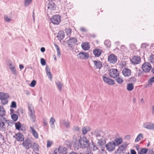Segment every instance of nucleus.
<instances>
[{
  "instance_id": "nucleus-7",
  "label": "nucleus",
  "mask_w": 154,
  "mask_h": 154,
  "mask_svg": "<svg viewBox=\"0 0 154 154\" xmlns=\"http://www.w3.org/2000/svg\"><path fill=\"white\" fill-rule=\"evenodd\" d=\"M22 145L27 150L29 149L32 146L31 141L29 139L24 140L22 143Z\"/></svg>"
},
{
  "instance_id": "nucleus-54",
  "label": "nucleus",
  "mask_w": 154,
  "mask_h": 154,
  "mask_svg": "<svg viewBox=\"0 0 154 154\" xmlns=\"http://www.w3.org/2000/svg\"><path fill=\"white\" fill-rule=\"evenodd\" d=\"M74 146L77 149H78L79 147H80V146L79 145V143H78L76 144V143H75L74 145Z\"/></svg>"
},
{
  "instance_id": "nucleus-29",
  "label": "nucleus",
  "mask_w": 154,
  "mask_h": 154,
  "mask_svg": "<svg viewBox=\"0 0 154 154\" xmlns=\"http://www.w3.org/2000/svg\"><path fill=\"white\" fill-rule=\"evenodd\" d=\"M54 45L57 49V56L60 58L61 55L60 50L59 46L56 44H54Z\"/></svg>"
},
{
  "instance_id": "nucleus-17",
  "label": "nucleus",
  "mask_w": 154,
  "mask_h": 154,
  "mask_svg": "<svg viewBox=\"0 0 154 154\" xmlns=\"http://www.w3.org/2000/svg\"><path fill=\"white\" fill-rule=\"evenodd\" d=\"M15 138L17 141H22L24 140V136L20 133L16 134Z\"/></svg>"
},
{
  "instance_id": "nucleus-23",
  "label": "nucleus",
  "mask_w": 154,
  "mask_h": 154,
  "mask_svg": "<svg viewBox=\"0 0 154 154\" xmlns=\"http://www.w3.org/2000/svg\"><path fill=\"white\" fill-rule=\"evenodd\" d=\"M90 130L91 128L89 126L84 127L82 128V134L83 135H85Z\"/></svg>"
},
{
  "instance_id": "nucleus-26",
  "label": "nucleus",
  "mask_w": 154,
  "mask_h": 154,
  "mask_svg": "<svg viewBox=\"0 0 154 154\" xmlns=\"http://www.w3.org/2000/svg\"><path fill=\"white\" fill-rule=\"evenodd\" d=\"M82 49L84 50H87L89 48L88 43L85 42L82 43L81 45Z\"/></svg>"
},
{
  "instance_id": "nucleus-51",
  "label": "nucleus",
  "mask_w": 154,
  "mask_h": 154,
  "mask_svg": "<svg viewBox=\"0 0 154 154\" xmlns=\"http://www.w3.org/2000/svg\"><path fill=\"white\" fill-rule=\"evenodd\" d=\"M80 128H79V127H78L77 126H74L73 127V130L76 131H79L80 130Z\"/></svg>"
},
{
  "instance_id": "nucleus-21",
  "label": "nucleus",
  "mask_w": 154,
  "mask_h": 154,
  "mask_svg": "<svg viewBox=\"0 0 154 154\" xmlns=\"http://www.w3.org/2000/svg\"><path fill=\"white\" fill-rule=\"evenodd\" d=\"M65 34L64 32L63 31H60L57 36V37L59 40H63L64 38Z\"/></svg>"
},
{
  "instance_id": "nucleus-9",
  "label": "nucleus",
  "mask_w": 154,
  "mask_h": 154,
  "mask_svg": "<svg viewBox=\"0 0 154 154\" xmlns=\"http://www.w3.org/2000/svg\"><path fill=\"white\" fill-rule=\"evenodd\" d=\"M7 122L6 120L4 117H2L0 119V130L4 131L5 130L6 126L5 124Z\"/></svg>"
},
{
  "instance_id": "nucleus-6",
  "label": "nucleus",
  "mask_w": 154,
  "mask_h": 154,
  "mask_svg": "<svg viewBox=\"0 0 154 154\" xmlns=\"http://www.w3.org/2000/svg\"><path fill=\"white\" fill-rule=\"evenodd\" d=\"M50 20L53 24H58L61 21L60 16L58 15H54L52 17Z\"/></svg>"
},
{
  "instance_id": "nucleus-35",
  "label": "nucleus",
  "mask_w": 154,
  "mask_h": 154,
  "mask_svg": "<svg viewBox=\"0 0 154 154\" xmlns=\"http://www.w3.org/2000/svg\"><path fill=\"white\" fill-rule=\"evenodd\" d=\"M33 147V148L34 149V150L36 151H38L39 150L38 148V145L35 143H33L32 146Z\"/></svg>"
},
{
  "instance_id": "nucleus-28",
  "label": "nucleus",
  "mask_w": 154,
  "mask_h": 154,
  "mask_svg": "<svg viewBox=\"0 0 154 154\" xmlns=\"http://www.w3.org/2000/svg\"><path fill=\"white\" fill-rule=\"evenodd\" d=\"M5 111L4 108L0 106V116H3L5 115Z\"/></svg>"
},
{
  "instance_id": "nucleus-30",
  "label": "nucleus",
  "mask_w": 154,
  "mask_h": 154,
  "mask_svg": "<svg viewBox=\"0 0 154 154\" xmlns=\"http://www.w3.org/2000/svg\"><path fill=\"white\" fill-rule=\"evenodd\" d=\"M134 85L132 83H129L128 84L127 86V90L129 91H132L134 89Z\"/></svg>"
},
{
  "instance_id": "nucleus-39",
  "label": "nucleus",
  "mask_w": 154,
  "mask_h": 154,
  "mask_svg": "<svg viewBox=\"0 0 154 154\" xmlns=\"http://www.w3.org/2000/svg\"><path fill=\"white\" fill-rule=\"evenodd\" d=\"M11 118L14 121H16L18 119V115L16 114H13L11 116Z\"/></svg>"
},
{
  "instance_id": "nucleus-64",
  "label": "nucleus",
  "mask_w": 154,
  "mask_h": 154,
  "mask_svg": "<svg viewBox=\"0 0 154 154\" xmlns=\"http://www.w3.org/2000/svg\"><path fill=\"white\" fill-rule=\"evenodd\" d=\"M152 115L154 116V106H152Z\"/></svg>"
},
{
  "instance_id": "nucleus-19",
  "label": "nucleus",
  "mask_w": 154,
  "mask_h": 154,
  "mask_svg": "<svg viewBox=\"0 0 154 154\" xmlns=\"http://www.w3.org/2000/svg\"><path fill=\"white\" fill-rule=\"evenodd\" d=\"M102 52V50L99 49H95L93 51V54L97 57H99L101 55Z\"/></svg>"
},
{
  "instance_id": "nucleus-38",
  "label": "nucleus",
  "mask_w": 154,
  "mask_h": 154,
  "mask_svg": "<svg viewBox=\"0 0 154 154\" xmlns=\"http://www.w3.org/2000/svg\"><path fill=\"white\" fill-rule=\"evenodd\" d=\"M32 0H25L24 5L25 7H27L31 3Z\"/></svg>"
},
{
  "instance_id": "nucleus-8",
  "label": "nucleus",
  "mask_w": 154,
  "mask_h": 154,
  "mask_svg": "<svg viewBox=\"0 0 154 154\" xmlns=\"http://www.w3.org/2000/svg\"><path fill=\"white\" fill-rule=\"evenodd\" d=\"M102 79L105 82L109 85H114L115 84V82L114 80L107 77L106 76V75L103 76Z\"/></svg>"
},
{
  "instance_id": "nucleus-43",
  "label": "nucleus",
  "mask_w": 154,
  "mask_h": 154,
  "mask_svg": "<svg viewBox=\"0 0 154 154\" xmlns=\"http://www.w3.org/2000/svg\"><path fill=\"white\" fill-rule=\"evenodd\" d=\"M16 128L17 130H19L21 127V123L18 122L17 123H16L15 124Z\"/></svg>"
},
{
  "instance_id": "nucleus-47",
  "label": "nucleus",
  "mask_w": 154,
  "mask_h": 154,
  "mask_svg": "<svg viewBox=\"0 0 154 154\" xmlns=\"http://www.w3.org/2000/svg\"><path fill=\"white\" fill-rule=\"evenodd\" d=\"M36 84V82L35 80H33L30 83V86L31 87H34Z\"/></svg>"
},
{
  "instance_id": "nucleus-53",
  "label": "nucleus",
  "mask_w": 154,
  "mask_h": 154,
  "mask_svg": "<svg viewBox=\"0 0 154 154\" xmlns=\"http://www.w3.org/2000/svg\"><path fill=\"white\" fill-rule=\"evenodd\" d=\"M148 82L150 83L151 82H154V76L151 78L148 81Z\"/></svg>"
},
{
  "instance_id": "nucleus-3",
  "label": "nucleus",
  "mask_w": 154,
  "mask_h": 154,
  "mask_svg": "<svg viewBox=\"0 0 154 154\" xmlns=\"http://www.w3.org/2000/svg\"><path fill=\"white\" fill-rule=\"evenodd\" d=\"M114 144V143L113 142L110 141L105 145V147L108 151H113L115 149V146Z\"/></svg>"
},
{
  "instance_id": "nucleus-20",
  "label": "nucleus",
  "mask_w": 154,
  "mask_h": 154,
  "mask_svg": "<svg viewBox=\"0 0 154 154\" xmlns=\"http://www.w3.org/2000/svg\"><path fill=\"white\" fill-rule=\"evenodd\" d=\"M123 140L122 138H117L114 140L113 142L114 143L115 146H118L122 142Z\"/></svg>"
},
{
  "instance_id": "nucleus-42",
  "label": "nucleus",
  "mask_w": 154,
  "mask_h": 154,
  "mask_svg": "<svg viewBox=\"0 0 154 154\" xmlns=\"http://www.w3.org/2000/svg\"><path fill=\"white\" fill-rule=\"evenodd\" d=\"M127 146L126 145H122L119 146V149L121 151H123L125 150Z\"/></svg>"
},
{
  "instance_id": "nucleus-62",
  "label": "nucleus",
  "mask_w": 154,
  "mask_h": 154,
  "mask_svg": "<svg viewBox=\"0 0 154 154\" xmlns=\"http://www.w3.org/2000/svg\"><path fill=\"white\" fill-rule=\"evenodd\" d=\"M80 29L82 32H86V29L84 27H81Z\"/></svg>"
},
{
  "instance_id": "nucleus-49",
  "label": "nucleus",
  "mask_w": 154,
  "mask_h": 154,
  "mask_svg": "<svg viewBox=\"0 0 154 154\" xmlns=\"http://www.w3.org/2000/svg\"><path fill=\"white\" fill-rule=\"evenodd\" d=\"M52 141L49 140L48 141L47 147H50L51 146V145L52 144Z\"/></svg>"
},
{
  "instance_id": "nucleus-40",
  "label": "nucleus",
  "mask_w": 154,
  "mask_h": 154,
  "mask_svg": "<svg viewBox=\"0 0 154 154\" xmlns=\"http://www.w3.org/2000/svg\"><path fill=\"white\" fill-rule=\"evenodd\" d=\"M65 31L67 35L69 36L71 35L72 29H71L66 28L65 29Z\"/></svg>"
},
{
  "instance_id": "nucleus-18",
  "label": "nucleus",
  "mask_w": 154,
  "mask_h": 154,
  "mask_svg": "<svg viewBox=\"0 0 154 154\" xmlns=\"http://www.w3.org/2000/svg\"><path fill=\"white\" fill-rule=\"evenodd\" d=\"M92 61L94 63V65L96 67V69H100L102 67V63L99 60H93Z\"/></svg>"
},
{
  "instance_id": "nucleus-60",
  "label": "nucleus",
  "mask_w": 154,
  "mask_h": 154,
  "mask_svg": "<svg viewBox=\"0 0 154 154\" xmlns=\"http://www.w3.org/2000/svg\"><path fill=\"white\" fill-rule=\"evenodd\" d=\"M5 21L8 22H9L11 20L8 17H6L5 18Z\"/></svg>"
},
{
  "instance_id": "nucleus-33",
  "label": "nucleus",
  "mask_w": 154,
  "mask_h": 154,
  "mask_svg": "<svg viewBox=\"0 0 154 154\" xmlns=\"http://www.w3.org/2000/svg\"><path fill=\"white\" fill-rule=\"evenodd\" d=\"M93 134L97 138L101 137V132L100 131H95Z\"/></svg>"
},
{
  "instance_id": "nucleus-16",
  "label": "nucleus",
  "mask_w": 154,
  "mask_h": 154,
  "mask_svg": "<svg viewBox=\"0 0 154 154\" xmlns=\"http://www.w3.org/2000/svg\"><path fill=\"white\" fill-rule=\"evenodd\" d=\"M106 143V141L103 138H101L98 140L97 143L99 146L101 148H105V146L104 147V146L105 145Z\"/></svg>"
},
{
  "instance_id": "nucleus-34",
  "label": "nucleus",
  "mask_w": 154,
  "mask_h": 154,
  "mask_svg": "<svg viewBox=\"0 0 154 154\" xmlns=\"http://www.w3.org/2000/svg\"><path fill=\"white\" fill-rule=\"evenodd\" d=\"M116 82L119 84H122L123 82V79L122 77H118L116 79Z\"/></svg>"
},
{
  "instance_id": "nucleus-56",
  "label": "nucleus",
  "mask_w": 154,
  "mask_h": 154,
  "mask_svg": "<svg viewBox=\"0 0 154 154\" xmlns=\"http://www.w3.org/2000/svg\"><path fill=\"white\" fill-rule=\"evenodd\" d=\"M45 69L46 70V72H50V69L48 66H46V67Z\"/></svg>"
},
{
  "instance_id": "nucleus-45",
  "label": "nucleus",
  "mask_w": 154,
  "mask_h": 154,
  "mask_svg": "<svg viewBox=\"0 0 154 154\" xmlns=\"http://www.w3.org/2000/svg\"><path fill=\"white\" fill-rule=\"evenodd\" d=\"M2 103L3 105H5L7 104L8 102L7 99H1Z\"/></svg>"
},
{
  "instance_id": "nucleus-32",
  "label": "nucleus",
  "mask_w": 154,
  "mask_h": 154,
  "mask_svg": "<svg viewBox=\"0 0 154 154\" xmlns=\"http://www.w3.org/2000/svg\"><path fill=\"white\" fill-rule=\"evenodd\" d=\"M148 151V149L146 148H142L138 151L139 154H144L146 153Z\"/></svg>"
},
{
  "instance_id": "nucleus-48",
  "label": "nucleus",
  "mask_w": 154,
  "mask_h": 154,
  "mask_svg": "<svg viewBox=\"0 0 154 154\" xmlns=\"http://www.w3.org/2000/svg\"><path fill=\"white\" fill-rule=\"evenodd\" d=\"M16 107L17 104L16 102L14 101H12L11 103V107L15 108Z\"/></svg>"
},
{
  "instance_id": "nucleus-14",
  "label": "nucleus",
  "mask_w": 154,
  "mask_h": 154,
  "mask_svg": "<svg viewBox=\"0 0 154 154\" xmlns=\"http://www.w3.org/2000/svg\"><path fill=\"white\" fill-rule=\"evenodd\" d=\"M77 39L75 38H69L67 41L69 47H72L73 45L77 43Z\"/></svg>"
},
{
  "instance_id": "nucleus-52",
  "label": "nucleus",
  "mask_w": 154,
  "mask_h": 154,
  "mask_svg": "<svg viewBox=\"0 0 154 154\" xmlns=\"http://www.w3.org/2000/svg\"><path fill=\"white\" fill-rule=\"evenodd\" d=\"M47 75L48 77H50V79L51 80V79L52 77V75L51 74V72H46Z\"/></svg>"
},
{
  "instance_id": "nucleus-24",
  "label": "nucleus",
  "mask_w": 154,
  "mask_h": 154,
  "mask_svg": "<svg viewBox=\"0 0 154 154\" xmlns=\"http://www.w3.org/2000/svg\"><path fill=\"white\" fill-rule=\"evenodd\" d=\"M8 94L4 92L0 93V99H8L9 97Z\"/></svg>"
},
{
  "instance_id": "nucleus-15",
  "label": "nucleus",
  "mask_w": 154,
  "mask_h": 154,
  "mask_svg": "<svg viewBox=\"0 0 154 154\" xmlns=\"http://www.w3.org/2000/svg\"><path fill=\"white\" fill-rule=\"evenodd\" d=\"M122 72L124 76L126 77L129 76L130 75L131 73V70L126 68H124Z\"/></svg>"
},
{
  "instance_id": "nucleus-10",
  "label": "nucleus",
  "mask_w": 154,
  "mask_h": 154,
  "mask_svg": "<svg viewBox=\"0 0 154 154\" xmlns=\"http://www.w3.org/2000/svg\"><path fill=\"white\" fill-rule=\"evenodd\" d=\"M108 59L109 62L113 64L115 63L117 60V56L113 54H111L109 56Z\"/></svg>"
},
{
  "instance_id": "nucleus-11",
  "label": "nucleus",
  "mask_w": 154,
  "mask_h": 154,
  "mask_svg": "<svg viewBox=\"0 0 154 154\" xmlns=\"http://www.w3.org/2000/svg\"><path fill=\"white\" fill-rule=\"evenodd\" d=\"M143 127L144 128L148 129H154V124L150 122H147L143 123Z\"/></svg>"
},
{
  "instance_id": "nucleus-58",
  "label": "nucleus",
  "mask_w": 154,
  "mask_h": 154,
  "mask_svg": "<svg viewBox=\"0 0 154 154\" xmlns=\"http://www.w3.org/2000/svg\"><path fill=\"white\" fill-rule=\"evenodd\" d=\"M43 124L45 126H47L48 125V124L46 121V119H44L43 120Z\"/></svg>"
},
{
  "instance_id": "nucleus-27",
  "label": "nucleus",
  "mask_w": 154,
  "mask_h": 154,
  "mask_svg": "<svg viewBox=\"0 0 154 154\" xmlns=\"http://www.w3.org/2000/svg\"><path fill=\"white\" fill-rule=\"evenodd\" d=\"M55 122V120L54 118L53 117H51L50 119V123L51 126V128L53 129L55 128V125H54V123Z\"/></svg>"
},
{
  "instance_id": "nucleus-1",
  "label": "nucleus",
  "mask_w": 154,
  "mask_h": 154,
  "mask_svg": "<svg viewBox=\"0 0 154 154\" xmlns=\"http://www.w3.org/2000/svg\"><path fill=\"white\" fill-rule=\"evenodd\" d=\"M79 142L80 145L82 148H87L89 146V140L85 136H83L82 138H80Z\"/></svg>"
},
{
  "instance_id": "nucleus-59",
  "label": "nucleus",
  "mask_w": 154,
  "mask_h": 154,
  "mask_svg": "<svg viewBox=\"0 0 154 154\" xmlns=\"http://www.w3.org/2000/svg\"><path fill=\"white\" fill-rule=\"evenodd\" d=\"M9 68L10 69H11L12 68L14 67L15 66L12 63H10L9 65Z\"/></svg>"
},
{
  "instance_id": "nucleus-4",
  "label": "nucleus",
  "mask_w": 154,
  "mask_h": 154,
  "mask_svg": "<svg viewBox=\"0 0 154 154\" xmlns=\"http://www.w3.org/2000/svg\"><path fill=\"white\" fill-rule=\"evenodd\" d=\"M142 68L144 72H148L151 69L152 67L149 63L146 62L143 64Z\"/></svg>"
},
{
  "instance_id": "nucleus-44",
  "label": "nucleus",
  "mask_w": 154,
  "mask_h": 154,
  "mask_svg": "<svg viewBox=\"0 0 154 154\" xmlns=\"http://www.w3.org/2000/svg\"><path fill=\"white\" fill-rule=\"evenodd\" d=\"M57 86L58 87V88L59 90L61 91L63 86L62 84L60 83V82H57Z\"/></svg>"
},
{
  "instance_id": "nucleus-22",
  "label": "nucleus",
  "mask_w": 154,
  "mask_h": 154,
  "mask_svg": "<svg viewBox=\"0 0 154 154\" xmlns=\"http://www.w3.org/2000/svg\"><path fill=\"white\" fill-rule=\"evenodd\" d=\"M56 5L55 4L52 2H50L48 4V6H47V9H50L51 10H54V9L55 8Z\"/></svg>"
},
{
  "instance_id": "nucleus-61",
  "label": "nucleus",
  "mask_w": 154,
  "mask_h": 154,
  "mask_svg": "<svg viewBox=\"0 0 154 154\" xmlns=\"http://www.w3.org/2000/svg\"><path fill=\"white\" fill-rule=\"evenodd\" d=\"M154 153L152 150L150 149L149 150L148 153L147 154H153Z\"/></svg>"
},
{
  "instance_id": "nucleus-63",
  "label": "nucleus",
  "mask_w": 154,
  "mask_h": 154,
  "mask_svg": "<svg viewBox=\"0 0 154 154\" xmlns=\"http://www.w3.org/2000/svg\"><path fill=\"white\" fill-rule=\"evenodd\" d=\"M131 154H136V151L134 149H131Z\"/></svg>"
},
{
  "instance_id": "nucleus-5",
  "label": "nucleus",
  "mask_w": 154,
  "mask_h": 154,
  "mask_svg": "<svg viewBox=\"0 0 154 154\" xmlns=\"http://www.w3.org/2000/svg\"><path fill=\"white\" fill-rule=\"evenodd\" d=\"M109 74L111 77L115 78L119 76V73L117 69H112L110 70Z\"/></svg>"
},
{
  "instance_id": "nucleus-2",
  "label": "nucleus",
  "mask_w": 154,
  "mask_h": 154,
  "mask_svg": "<svg viewBox=\"0 0 154 154\" xmlns=\"http://www.w3.org/2000/svg\"><path fill=\"white\" fill-rule=\"evenodd\" d=\"M28 109L29 111V115L31 118V120L34 122L35 120V112L33 109V106L32 105H29Z\"/></svg>"
},
{
  "instance_id": "nucleus-41",
  "label": "nucleus",
  "mask_w": 154,
  "mask_h": 154,
  "mask_svg": "<svg viewBox=\"0 0 154 154\" xmlns=\"http://www.w3.org/2000/svg\"><path fill=\"white\" fill-rule=\"evenodd\" d=\"M104 44L108 47H110L111 46V42L109 40L105 41Z\"/></svg>"
},
{
  "instance_id": "nucleus-57",
  "label": "nucleus",
  "mask_w": 154,
  "mask_h": 154,
  "mask_svg": "<svg viewBox=\"0 0 154 154\" xmlns=\"http://www.w3.org/2000/svg\"><path fill=\"white\" fill-rule=\"evenodd\" d=\"M146 47V45L145 43L142 44L141 45V48H145Z\"/></svg>"
},
{
  "instance_id": "nucleus-36",
  "label": "nucleus",
  "mask_w": 154,
  "mask_h": 154,
  "mask_svg": "<svg viewBox=\"0 0 154 154\" xmlns=\"http://www.w3.org/2000/svg\"><path fill=\"white\" fill-rule=\"evenodd\" d=\"M149 61L152 63H154V54H151L149 57Z\"/></svg>"
},
{
  "instance_id": "nucleus-46",
  "label": "nucleus",
  "mask_w": 154,
  "mask_h": 154,
  "mask_svg": "<svg viewBox=\"0 0 154 154\" xmlns=\"http://www.w3.org/2000/svg\"><path fill=\"white\" fill-rule=\"evenodd\" d=\"M40 60L41 64L42 65L44 66L46 65V62L45 59L41 58Z\"/></svg>"
},
{
  "instance_id": "nucleus-12",
  "label": "nucleus",
  "mask_w": 154,
  "mask_h": 154,
  "mask_svg": "<svg viewBox=\"0 0 154 154\" xmlns=\"http://www.w3.org/2000/svg\"><path fill=\"white\" fill-rule=\"evenodd\" d=\"M131 61L134 65L138 64L141 62V59L139 56H134L131 59Z\"/></svg>"
},
{
  "instance_id": "nucleus-55",
  "label": "nucleus",
  "mask_w": 154,
  "mask_h": 154,
  "mask_svg": "<svg viewBox=\"0 0 154 154\" xmlns=\"http://www.w3.org/2000/svg\"><path fill=\"white\" fill-rule=\"evenodd\" d=\"M57 152H59V149H56L54 150L53 152L52 153H51L50 154H57Z\"/></svg>"
},
{
  "instance_id": "nucleus-13",
  "label": "nucleus",
  "mask_w": 154,
  "mask_h": 154,
  "mask_svg": "<svg viewBox=\"0 0 154 154\" xmlns=\"http://www.w3.org/2000/svg\"><path fill=\"white\" fill-rule=\"evenodd\" d=\"M78 57L81 59H86L88 58L89 54L85 52H80L78 54Z\"/></svg>"
},
{
  "instance_id": "nucleus-31",
  "label": "nucleus",
  "mask_w": 154,
  "mask_h": 154,
  "mask_svg": "<svg viewBox=\"0 0 154 154\" xmlns=\"http://www.w3.org/2000/svg\"><path fill=\"white\" fill-rule=\"evenodd\" d=\"M63 124L65 125L66 128H69L70 123L69 120H63Z\"/></svg>"
},
{
  "instance_id": "nucleus-37",
  "label": "nucleus",
  "mask_w": 154,
  "mask_h": 154,
  "mask_svg": "<svg viewBox=\"0 0 154 154\" xmlns=\"http://www.w3.org/2000/svg\"><path fill=\"white\" fill-rule=\"evenodd\" d=\"M140 137L142 138H143V134L142 133H140L138 135L135 139V142H138L139 140H140Z\"/></svg>"
},
{
  "instance_id": "nucleus-25",
  "label": "nucleus",
  "mask_w": 154,
  "mask_h": 154,
  "mask_svg": "<svg viewBox=\"0 0 154 154\" xmlns=\"http://www.w3.org/2000/svg\"><path fill=\"white\" fill-rule=\"evenodd\" d=\"M30 129L31 130V133L33 135L36 139L38 138V133L32 127H30Z\"/></svg>"
},
{
  "instance_id": "nucleus-50",
  "label": "nucleus",
  "mask_w": 154,
  "mask_h": 154,
  "mask_svg": "<svg viewBox=\"0 0 154 154\" xmlns=\"http://www.w3.org/2000/svg\"><path fill=\"white\" fill-rule=\"evenodd\" d=\"M11 70L14 75H17V72L15 69V67L14 68L13 67V68H12L11 69Z\"/></svg>"
}]
</instances>
